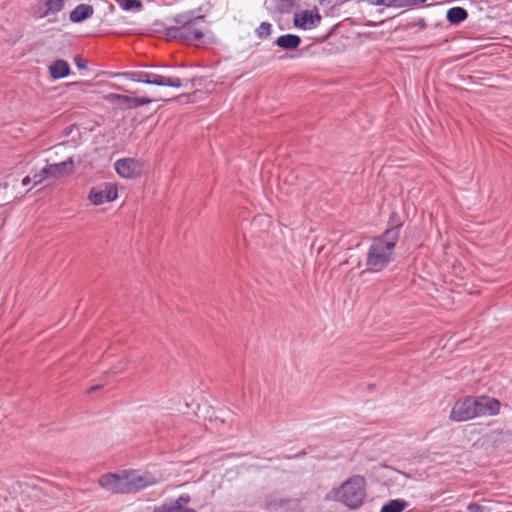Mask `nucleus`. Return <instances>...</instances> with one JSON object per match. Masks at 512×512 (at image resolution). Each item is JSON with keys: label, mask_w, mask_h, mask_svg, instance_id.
<instances>
[{"label": "nucleus", "mask_w": 512, "mask_h": 512, "mask_svg": "<svg viewBox=\"0 0 512 512\" xmlns=\"http://www.w3.org/2000/svg\"><path fill=\"white\" fill-rule=\"evenodd\" d=\"M115 170L122 178H136L143 172V163L134 158H123L115 162Z\"/></svg>", "instance_id": "9"}, {"label": "nucleus", "mask_w": 512, "mask_h": 512, "mask_svg": "<svg viewBox=\"0 0 512 512\" xmlns=\"http://www.w3.org/2000/svg\"><path fill=\"white\" fill-rule=\"evenodd\" d=\"M103 98H104V100H106L109 103L130 107V97L129 96L115 94V93H109V94H106Z\"/></svg>", "instance_id": "18"}, {"label": "nucleus", "mask_w": 512, "mask_h": 512, "mask_svg": "<svg viewBox=\"0 0 512 512\" xmlns=\"http://www.w3.org/2000/svg\"><path fill=\"white\" fill-rule=\"evenodd\" d=\"M272 32V25L269 22H262L256 29V34L259 38L268 37Z\"/></svg>", "instance_id": "21"}, {"label": "nucleus", "mask_w": 512, "mask_h": 512, "mask_svg": "<svg viewBox=\"0 0 512 512\" xmlns=\"http://www.w3.org/2000/svg\"><path fill=\"white\" fill-rule=\"evenodd\" d=\"M70 73V66L67 61L58 59L49 65V74L53 79L67 77Z\"/></svg>", "instance_id": "13"}, {"label": "nucleus", "mask_w": 512, "mask_h": 512, "mask_svg": "<svg viewBox=\"0 0 512 512\" xmlns=\"http://www.w3.org/2000/svg\"><path fill=\"white\" fill-rule=\"evenodd\" d=\"M124 470L119 473H107L102 475L98 483L99 485L112 493H126Z\"/></svg>", "instance_id": "10"}, {"label": "nucleus", "mask_w": 512, "mask_h": 512, "mask_svg": "<svg viewBox=\"0 0 512 512\" xmlns=\"http://www.w3.org/2000/svg\"><path fill=\"white\" fill-rule=\"evenodd\" d=\"M126 493L137 492L159 483L162 475H155L141 470H124Z\"/></svg>", "instance_id": "5"}, {"label": "nucleus", "mask_w": 512, "mask_h": 512, "mask_svg": "<svg viewBox=\"0 0 512 512\" xmlns=\"http://www.w3.org/2000/svg\"><path fill=\"white\" fill-rule=\"evenodd\" d=\"M151 102L148 98H136V97H130V107H139L146 104H149Z\"/></svg>", "instance_id": "23"}, {"label": "nucleus", "mask_w": 512, "mask_h": 512, "mask_svg": "<svg viewBox=\"0 0 512 512\" xmlns=\"http://www.w3.org/2000/svg\"><path fill=\"white\" fill-rule=\"evenodd\" d=\"M468 17L467 11L462 7H452L447 11L446 18L451 24H459Z\"/></svg>", "instance_id": "17"}, {"label": "nucleus", "mask_w": 512, "mask_h": 512, "mask_svg": "<svg viewBox=\"0 0 512 512\" xmlns=\"http://www.w3.org/2000/svg\"><path fill=\"white\" fill-rule=\"evenodd\" d=\"M385 7L406 8L405 0H385Z\"/></svg>", "instance_id": "24"}, {"label": "nucleus", "mask_w": 512, "mask_h": 512, "mask_svg": "<svg viewBox=\"0 0 512 512\" xmlns=\"http://www.w3.org/2000/svg\"><path fill=\"white\" fill-rule=\"evenodd\" d=\"M472 511H478V507L476 505L469 507Z\"/></svg>", "instance_id": "29"}, {"label": "nucleus", "mask_w": 512, "mask_h": 512, "mask_svg": "<svg viewBox=\"0 0 512 512\" xmlns=\"http://www.w3.org/2000/svg\"><path fill=\"white\" fill-rule=\"evenodd\" d=\"M405 507L406 503L403 500L395 499L383 505L381 512H402Z\"/></svg>", "instance_id": "20"}, {"label": "nucleus", "mask_w": 512, "mask_h": 512, "mask_svg": "<svg viewBox=\"0 0 512 512\" xmlns=\"http://www.w3.org/2000/svg\"><path fill=\"white\" fill-rule=\"evenodd\" d=\"M301 44V38L294 34H285L275 40V45L285 50H294Z\"/></svg>", "instance_id": "15"}, {"label": "nucleus", "mask_w": 512, "mask_h": 512, "mask_svg": "<svg viewBox=\"0 0 512 512\" xmlns=\"http://www.w3.org/2000/svg\"><path fill=\"white\" fill-rule=\"evenodd\" d=\"M120 8L124 11H141L143 4L141 0H118Z\"/></svg>", "instance_id": "19"}, {"label": "nucleus", "mask_w": 512, "mask_h": 512, "mask_svg": "<svg viewBox=\"0 0 512 512\" xmlns=\"http://www.w3.org/2000/svg\"><path fill=\"white\" fill-rule=\"evenodd\" d=\"M329 497L351 509H357L366 497V480L363 476L353 475L333 489Z\"/></svg>", "instance_id": "3"}, {"label": "nucleus", "mask_w": 512, "mask_h": 512, "mask_svg": "<svg viewBox=\"0 0 512 512\" xmlns=\"http://www.w3.org/2000/svg\"><path fill=\"white\" fill-rule=\"evenodd\" d=\"M93 8L87 4H80L76 6L70 13V21L73 23H80L93 15Z\"/></svg>", "instance_id": "14"}, {"label": "nucleus", "mask_w": 512, "mask_h": 512, "mask_svg": "<svg viewBox=\"0 0 512 512\" xmlns=\"http://www.w3.org/2000/svg\"><path fill=\"white\" fill-rule=\"evenodd\" d=\"M125 76L131 81L145 84H152L157 86H166L173 88L182 87V80L178 77L163 76L152 72H128Z\"/></svg>", "instance_id": "6"}, {"label": "nucleus", "mask_w": 512, "mask_h": 512, "mask_svg": "<svg viewBox=\"0 0 512 512\" xmlns=\"http://www.w3.org/2000/svg\"><path fill=\"white\" fill-rule=\"evenodd\" d=\"M32 179L35 185L42 183L46 179H49L48 173H46V166L43 167L39 172L34 173Z\"/></svg>", "instance_id": "22"}, {"label": "nucleus", "mask_w": 512, "mask_h": 512, "mask_svg": "<svg viewBox=\"0 0 512 512\" xmlns=\"http://www.w3.org/2000/svg\"><path fill=\"white\" fill-rule=\"evenodd\" d=\"M500 403L490 397H466L455 402L450 419L456 422L467 421L479 416L495 415L499 412Z\"/></svg>", "instance_id": "2"}, {"label": "nucleus", "mask_w": 512, "mask_h": 512, "mask_svg": "<svg viewBox=\"0 0 512 512\" xmlns=\"http://www.w3.org/2000/svg\"><path fill=\"white\" fill-rule=\"evenodd\" d=\"M371 4L375 6H385V0H371Z\"/></svg>", "instance_id": "28"}, {"label": "nucleus", "mask_w": 512, "mask_h": 512, "mask_svg": "<svg viewBox=\"0 0 512 512\" xmlns=\"http://www.w3.org/2000/svg\"><path fill=\"white\" fill-rule=\"evenodd\" d=\"M45 7L43 11H35L34 15L38 18H44L49 14L57 13L63 9L64 0H46Z\"/></svg>", "instance_id": "16"}, {"label": "nucleus", "mask_w": 512, "mask_h": 512, "mask_svg": "<svg viewBox=\"0 0 512 512\" xmlns=\"http://www.w3.org/2000/svg\"><path fill=\"white\" fill-rule=\"evenodd\" d=\"M179 26L175 28V36L185 41H197L203 37L200 24L203 23V16L192 17L190 14H182L176 18Z\"/></svg>", "instance_id": "4"}, {"label": "nucleus", "mask_w": 512, "mask_h": 512, "mask_svg": "<svg viewBox=\"0 0 512 512\" xmlns=\"http://www.w3.org/2000/svg\"><path fill=\"white\" fill-rule=\"evenodd\" d=\"M190 502L188 494L180 495L176 500L164 502L163 504L154 507L153 512H195L185 506Z\"/></svg>", "instance_id": "11"}, {"label": "nucleus", "mask_w": 512, "mask_h": 512, "mask_svg": "<svg viewBox=\"0 0 512 512\" xmlns=\"http://www.w3.org/2000/svg\"><path fill=\"white\" fill-rule=\"evenodd\" d=\"M321 20L322 17L316 8L299 10L293 16L294 26L302 30L315 29L320 25Z\"/></svg>", "instance_id": "7"}, {"label": "nucleus", "mask_w": 512, "mask_h": 512, "mask_svg": "<svg viewBox=\"0 0 512 512\" xmlns=\"http://www.w3.org/2000/svg\"><path fill=\"white\" fill-rule=\"evenodd\" d=\"M74 162L72 158H68L65 161L47 164L46 165V173H48L49 178H58L69 174L73 171Z\"/></svg>", "instance_id": "12"}, {"label": "nucleus", "mask_w": 512, "mask_h": 512, "mask_svg": "<svg viewBox=\"0 0 512 512\" xmlns=\"http://www.w3.org/2000/svg\"><path fill=\"white\" fill-rule=\"evenodd\" d=\"M75 65L79 68V69H85L87 67V61L81 57H76L75 58Z\"/></svg>", "instance_id": "25"}, {"label": "nucleus", "mask_w": 512, "mask_h": 512, "mask_svg": "<svg viewBox=\"0 0 512 512\" xmlns=\"http://www.w3.org/2000/svg\"><path fill=\"white\" fill-rule=\"evenodd\" d=\"M31 182H33V179H32V176L28 175L26 177L23 178L22 180V185L23 186H27L29 185Z\"/></svg>", "instance_id": "27"}, {"label": "nucleus", "mask_w": 512, "mask_h": 512, "mask_svg": "<svg viewBox=\"0 0 512 512\" xmlns=\"http://www.w3.org/2000/svg\"><path fill=\"white\" fill-rule=\"evenodd\" d=\"M117 187L111 183H105L102 186L94 187L90 190L88 199L94 205H102L117 199Z\"/></svg>", "instance_id": "8"}, {"label": "nucleus", "mask_w": 512, "mask_h": 512, "mask_svg": "<svg viewBox=\"0 0 512 512\" xmlns=\"http://www.w3.org/2000/svg\"><path fill=\"white\" fill-rule=\"evenodd\" d=\"M406 7H412L424 3L426 0H405Z\"/></svg>", "instance_id": "26"}, {"label": "nucleus", "mask_w": 512, "mask_h": 512, "mask_svg": "<svg viewBox=\"0 0 512 512\" xmlns=\"http://www.w3.org/2000/svg\"><path fill=\"white\" fill-rule=\"evenodd\" d=\"M400 236V226L387 229L385 233L374 238L369 247L366 267L371 272L382 271L391 262L394 248Z\"/></svg>", "instance_id": "1"}]
</instances>
